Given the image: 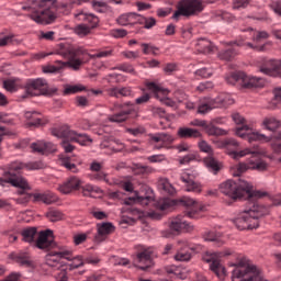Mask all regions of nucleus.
<instances>
[{
	"label": "nucleus",
	"mask_w": 281,
	"mask_h": 281,
	"mask_svg": "<svg viewBox=\"0 0 281 281\" xmlns=\"http://www.w3.org/2000/svg\"><path fill=\"white\" fill-rule=\"evenodd\" d=\"M61 260L70 261L67 265V269H69V271H72V269H79V267H82L85 265V259H82V257L80 256L74 257V255H71V252L68 250H64V251L52 250L46 255V265L48 267H58Z\"/></svg>",
	"instance_id": "nucleus-11"
},
{
	"label": "nucleus",
	"mask_w": 281,
	"mask_h": 281,
	"mask_svg": "<svg viewBox=\"0 0 281 281\" xmlns=\"http://www.w3.org/2000/svg\"><path fill=\"white\" fill-rule=\"evenodd\" d=\"M226 80L229 85H236V82H238V85H241L244 89L265 87V79L251 77L245 72H234Z\"/></svg>",
	"instance_id": "nucleus-15"
},
{
	"label": "nucleus",
	"mask_w": 281,
	"mask_h": 281,
	"mask_svg": "<svg viewBox=\"0 0 281 281\" xmlns=\"http://www.w3.org/2000/svg\"><path fill=\"white\" fill-rule=\"evenodd\" d=\"M31 149L33 153H40L41 155H49V153H56V145H54V143L37 140L31 144Z\"/></svg>",
	"instance_id": "nucleus-25"
},
{
	"label": "nucleus",
	"mask_w": 281,
	"mask_h": 281,
	"mask_svg": "<svg viewBox=\"0 0 281 281\" xmlns=\"http://www.w3.org/2000/svg\"><path fill=\"white\" fill-rule=\"evenodd\" d=\"M221 258H223V252H206L203 256L204 262L210 263V269L220 278V280H223L225 278V267L221 265Z\"/></svg>",
	"instance_id": "nucleus-18"
},
{
	"label": "nucleus",
	"mask_w": 281,
	"mask_h": 281,
	"mask_svg": "<svg viewBox=\"0 0 281 281\" xmlns=\"http://www.w3.org/2000/svg\"><path fill=\"white\" fill-rule=\"evenodd\" d=\"M46 217L49 218L52 221V223H56L57 221H63V218H65V214H63V212H60L58 210L50 209L46 213Z\"/></svg>",
	"instance_id": "nucleus-43"
},
{
	"label": "nucleus",
	"mask_w": 281,
	"mask_h": 281,
	"mask_svg": "<svg viewBox=\"0 0 281 281\" xmlns=\"http://www.w3.org/2000/svg\"><path fill=\"white\" fill-rule=\"evenodd\" d=\"M231 104H234V99H232V95L222 93L215 99L200 100L198 105V113L205 115L206 113H210L212 109H226V106H231Z\"/></svg>",
	"instance_id": "nucleus-13"
},
{
	"label": "nucleus",
	"mask_w": 281,
	"mask_h": 281,
	"mask_svg": "<svg viewBox=\"0 0 281 281\" xmlns=\"http://www.w3.org/2000/svg\"><path fill=\"white\" fill-rule=\"evenodd\" d=\"M146 87L149 91H151V93H154L155 98L160 100V102H162V104L166 106H170V109L178 108L177 101H172V99L168 98V93H170V91L161 87V85L155 81H147Z\"/></svg>",
	"instance_id": "nucleus-17"
},
{
	"label": "nucleus",
	"mask_w": 281,
	"mask_h": 281,
	"mask_svg": "<svg viewBox=\"0 0 281 281\" xmlns=\"http://www.w3.org/2000/svg\"><path fill=\"white\" fill-rule=\"evenodd\" d=\"M260 71L266 74V76H273L274 78L280 76L281 77V59L280 60H269L265 64Z\"/></svg>",
	"instance_id": "nucleus-26"
},
{
	"label": "nucleus",
	"mask_w": 281,
	"mask_h": 281,
	"mask_svg": "<svg viewBox=\"0 0 281 281\" xmlns=\"http://www.w3.org/2000/svg\"><path fill=\"white\" fill-rule=\"evenodd\" d=\"M150 164H161V161H166V155H153L147 158Z\"/></svg>",
	"instance_id": "nucleus-55"
},
{
	"label": "nucleus",
	"mask_w": 281,
	"mask_h": 281,
	"mask_svg": "<svg viewBox=\"0 0 281 281\" xmlns=\"http://www.w3.org/2000/svg\"><path fill=\"white\" fill-rule=\"evenodd\" d=\"M92 8L97 11V12H106V3L102 2V1H92Z\"/></svg>",
	"instance_id": "nucleus-53"
},
{
	"label": "nucleus",
	"mask_w": 281,
	"mask_h": 281,
	"mask_svg": "<svg viewBox=\"0 0 281 281\" xmlns=\"http://www.w3.org/2000/svg\"><path fill=\"white\" fill-rule=\"evenodd\" d=\"M87 63H89L91 58H109L110 56H113V49H102L95 54H89V52L87 50Z\"/></svg>",
	"instance_id": "nucleus-40"
},
{
	"label": "nucleus",
	"mask_w": 281,
	"mask_h": 281,
	"mask_svg": "<svg viewBox=\"0 0 281 281\" xmlns=\"http://www.w3.org/2000/svg\"><path fill=\"white\" fill-rule=\"evenodd\" d=\"M263 126L268 130V131H276L277 128H280V121L273 119V117H269L263 121Z\"/></svg>",
	"instance_id": "nucleus-47"
},
{
	"label": "nucleus",
	"mask_w": 281,
	"mask_h": 281,
	"mask_svg": "<svg viewBox=\"0 0 281 281\" xmlns=\"http://www.w3.org/2000/svg\"><path fill=\"white\" fill-rule=\"evenodd\" d=\"M173 148H176L178 153H190V145L188 143H181Z\"/></svg>",
	"instance_id": "nucleus-61"
},
{
	"label": "nucleus",
	"mask_w": 281,
	"mask_h": 281,
	"mask_svg": "<svg viewBox=\"0 0 281 281\" xmlns=\"http://www.w3.org/2000/svg\"><path fill=\"white\" fill-rule=\"evenodd\" d=\"M75 32L79 36H87V34L91 33V27L87 24H79L76 26Z\"/></svg>",
	"instance_id": "nucleus-51"
},
{
	"label": "nucleus",
	"mask_w": 281,
	"mask_h": 281,
	"mask_svg": "<svg viewBox=\"0 0 281 281\" xmlns=\"http://www.w3.org/2000/svg\"><path fill=\"white\" fill-rule=\"evenodd\" d=\"M272 10L274 13H277L278 16H281V1L274 2L272 4Z\"/></svg>",
	"instance_id": "nucleus-64"
},
{
	"label": "nucleus",
	"mask_w": 281,
	"mask_h": 281,
	"mask_svg": "<svg viewBox=\"0 0 281 281\" xmlns=\"http://www.w3.org/2000/svg\"><path fill=\"white\" fill-rule=\"evenodd\" d=\"M222 144L224 148L228 150V155L233 159H240V157L250 155L247 162H239L232 168L233 177H240L243 172H246V170H258L259 172L267 170L268 165L265 162V160H262V155H265V151H262L260 146L255 145L251 148L237 151L238 142H236V139L227 138L224 139Z\"/></svg>",
	"instance_id": "nucleus-2"
},
{
	"label": "nucleus",
	"mask_w": 281,
	"mask_h": 281,
	"mask_svg": "<svg viewBox=\"0 0 281 281\" xmlns=\"http://www.w3.org/2000/svg\"><path fill=\"white\" fill-rule=\"evenodd\" d=\"M233 122H235L236 126V135L241 137L243 139H247L249 143L251 142H269V137L265 134H260L255 132L252 127L247 125V121L239 113H234L232 115Z\"/></svg>",
	"instance_id": "nucleus-10"
},
{
	"label": "nucleus",
	"mask_w": 281,
	"mask_h": 281,
	"mask_svg": "<svg viewBox=\"0 0 281 281\" xmlns=\"http://www.w3.org/2000/svg\"><path fill=\"white\" fill-rule=\"evenodd\" d=\"M15 261L22 267H34V262L30 259V254L27 252H20L15 256Z\"/></svg>",
	"instance_id": "nucleus-38"
},
{
	"label": "nucleus",
	"mask_w": 281,
	"mask_h": 281,
	"mask_svg": "<svg viewBox=\"0 0 281 281\" xmlns=\"http://www.w3.org/2000/svg\"><path fill=\"white\" fill-rule=\"evenodd\" d=\"M158 189H160L165 194H175V187L166 178H160L158 180Z\"/></svg>",
	"instance_id": "nucleus-37"
},
{
	"label": "nucleus",
	"mask_w": 281,
	"mask_h": 281,
	"mask_svg": "<svg viewBox=\"0 0 281 281\" xmlns=\"http://www.w3.org/2000/svg\"><path fill=\"white\" fill-rule=\"evenodd\" d=\"M179 203L187 207L184 215H178L170 223V231L165 235L166 238L175 236L178 232H194V226L188 223L187 218L199 220L203 216L205 212V205L201 202H196L194 199L189 196H183L179 200Z\"/></svg>",
	"instance_id": "nucleus-5"
},
{
	"label": "nucleus",
	"mask_w": 281,
	"mask_h": 281,
	"mask_svg": "<svg viewBox=\"0 0 281 281\" xmlns=\"http://www.w3.org/2000/svg\"><path fill=\"white\" fill-rule=\"evenodd\" d=\"M60 164L61 166H64V168H67V170H70V172H78V167H76V164L71 161V158L69 156L61 157Z\"/></svg>",
	"instance_id": "nucleus-44"
},
{
	"label": "nucleus",
	"mask_w": 281,
	"mask_h": 281,
	"mask_svg": "<svg viewBox=\"0 0 281 281\" xmlns=\"http://www.w3.org/2000/svg\"><path fill=\"white\" fill-rule=\"evenodd\" d=\"M33 201L35 203L42 201V203H45L46 205H52V203H56V201H58V196L52 191H45L42 193L35 192L33 193Z\"/></svg>",
	"instance_id": "nucleus-29"
},
{
	"label": "nucleus",
	"mask_w": 281,
	"mask_h": 281,
	"mask_svg": "<svg viewBox=\"0 0 281 281\" xmlns=\"http://www.w3.org/2000/svg\"><path fill=\"white\" fill-rule=\"evenodd\" d=\"M22 240L24 243H30V245H36V239L38 238V231L36 227H27L21 232Z\"/></svg>",
	"instance_id": "nucleus-30"
},
{
	"label": "nucleus",
	"mask_w": 281,
	"mask_h": 281,
	"mask_svg": "<svg viewBox=\"0 0 281 281\" xmlns=\"http://www.w3.org/2000/svg\"><path fill=\"white\" fill-rule=\"evenodd\" d=\"M269 214V206H265L259 202L252 204L248 211H244L237 218L233 221L237 229H256L258 227V218Z\"/></svg>",
	"instance_id": "nucleus-6"
},
{
	"label": "nucleus",
	"mask_w": 281,
	"mask_h": 281,
	"mask_svg": "<svg viewBox=\"0 0 281 281\" xmlns=\"http://www.w3.org/2000/svg\"><path fill=\"white\" fill-rule=\"evenodd\" d=\"M120 71H124L125 74H135V68L131 64H122L117 67Z\"/></svg>",
	"instance_id": "nucleus-56"
},
{
	"label": "nucleus",
	"mask_w": 281,
	"mask_h": 281,
	"mask_svg": "<svg viewBox=\"0 0 281 281\" xmlns=\"http://www.w3.org/2000/svg\"><path fill=\"white\" fill-rule=\"evenodd\" d=\"M98 233L94 236L95 243H104L105 238H109L113 232H115V226L112 223L104 222L97 224Z\"/></svg>",
	"instance_id": "nucleus-24"
},
{
	"label": "nucleus",
	"mask_w": 281,
	"mask_h": 281,
	"mask_svg": "<svg viewBox=\"0 0 281 281\" xmlns=\"http://www.w3.org/2000/svg\"><path fill=\"white\" fill-rule=\"evenodd\" d=\"M113 144H115V139L113 138V136H109V134H106L103 136V140L100 146L101 148H112L114 153H120V149H115V146H113Z\"/></svg>",
	"instance_id": "nucleus-41"
},
{
	"label": "nucleus",
	"mask_w": 281,
	"mask_h": 281,
	"mask_svg": "<svg viewBox=\"0 0 281 281\" xmlns=\"http://www.w3.org/2000/svg\"><path fill=\"white\" fill-rule=\"evenodd\" d=\"M87 88L82 85L75 86H66L64 90L65 95H71L72 93H80V91H85Z\"/></svg>",
	"instance_id": "nucleus-46"
},
{
	"label": "nucleus",
	"mask_w": 281,
	"mask_h": 281,
	"mask_svg": "<svg viewBox=\"0 0 281 281\" xmlns=\"http://www.w3.org/2000/svg\"><path fill=\"white\" fill-rule=\"evenodd\" d=\"M198 12H203V1L201 0H180L177 3L172 19L179 21L181 16H194Z\"/></svg>",
	"instance_id": "nucleus-14"
},
{
	"label": "nucleus",
	"mask_w": 281,
	"mask_h": 281,
	"mask_svg": "<svg viewBox=\"0 0 281 281\" xmlns=\"http://www.w3.org/2000/svg\"><path fill=\"white\" fill-rule=\"evenodd\" d=\"M128 32L123 29H115L112 31V36H114V38H124V36H126Z\"/></svg>",
	"instance_id": "nucleus-58"
},
{
	"label": "nucleus",
	"mask_w": 281,
	"mask_h": 281,
	"mask_svg": "<svg viewBox=\"0 0 281 281\" xmlns=\"http://www.w3.org/2000/svg\"><path fill=\"white\" fill-rule=\"evenodd\" d=\"M138 16L139 14L133 12L124 13L117 18L116 23L119 25H133L137 23Z\"/></svg>",
	"instance_id": "nucleus-33"
},
{
	"label": "nucleus",
	"mask_w": 281,
	"mask_h": 281,
	"mask_svg": "<svg viewBox=\"0 0 281 281\" xmlns=\"http://www.w3.org/2000/svg\"><path fill=\"white\" fill-rule=\"evenodd\" d=\"M192 258V254L188 250H180L175 256V260L178 262H188Z\"/></svg>",
	"instance_id": "nucleus-48"
},
{
	"label": "nucleus",
	"mask_w": 281,
	"mask_h": 281,
	"mask_svg": "<svg viewBox=\"0 0 281 281\" xmlns=\"http://www.w3.org/2000/svg\"><path fill=\"white\" fill-rule=\"evenodd\" d=\"M204 240L209 243H216L218 247L223 245V240H221V234H216L215 232H209L204 235Z\"/></svg>",
	"instance_id": "nucleus-45"
},
{
	"label": "nucleus",
	"mask_w": 281,
	"mask_h": 281,
	"mask_svg": "<svg viewBox=\"0 0 281 281\" xmlns=\"http://www.w3.org/2000/svg\"><path fill=\"white\" fill-rule=\"evenodd\" d=\"M58 89L50 88L44 78L29 79L25 83L24 98H34L38 95H54Z\"/></svg>",
	"instance_id": "nucleus-12"
},
{
	"label": "nucleus",
	"mask_w": 281,
	"mask_h": 281,
	"mask_svg": "<svg viewBox=\"0 0 281 281\" xmlns=\"http://www.w3.org/2000/svg\"><path fill=\"white\" fill-rule=\"evenodd\" d=\"M105 93L110 98H133V90L131 87H111L105 89Z\"/></svg>",
	"instance_id": "nucleus-27"
},
{
	"label": "nucleus",
	"mask_w": 281,
	"mask_h": 281,
	"mask_svg": "<svg viewBox=\"0 0 281 281\" xmlns=\"http://www.w3.org/2000/svg\"><path fill=\"white\" fill-rule=\"evenodd\" d=\"M52 134L54 137H59L60 139H64L61 142V146L65 150V153H72L74 151V145L69 142H76L77 144H80L81 146H87V144H91V137H89L87 134H79L76 131L69 128L67 125H63L59 127H55L52 131Z\"/></svg>",
	"instance_id": "nucleus-7"
},
{
	"label": "nucleus",
	"mask_w": 281,
	"mask_h": 281,
	"mask_svg": "<svg viewBox=\"0 0 281 281\" xmlns=\"http://www.w3.org/2000/svg\"><path fill=\"white\" fill-rule=\"evenodd\" d=\"M25 117L27 120L26 126H29V128H32V126H41L43 124L38 112H26Z\"/></svg>",
	"instance_id": "nucleus-35"
},
{
	"label": "nucleus",
	"mask_w": 281,
	"mask_h": 281,
	"mask_svg": "<svg viewBox=\"0 0 281 281\" xmlns=\"http://www.w3.org/2000/svg\"><path fill=\"white\" fill-rule=\"evenodd\" d=\"M135 203H139L140 205H150V203H155V200L150 196H140L135 193V196H130L125 199V205H135Z\"/></svg>",
	"instance_id": "nucleus-32"
},
{
	"label": "nucleus",
	"mask_w": 281,
	"mask_h": 281,
	"mask_svg": "<svg viewBox=\"0 0 281 281\" xmlns=\"http://www.w3.org/2000/svg\"><path fill=\"white\" fill-rule=\"evenodd\" d=\"M35 247L43 251H50V249H54L56 247V241H54V232L49 229L40 232L37 239L35 240Z\"/></svg>",
	"instance_id": "nucleus-21"
},
{
	"label": "nucleus",
	"mask_w": 281,
	"mask_h": 281,
	"mask_svg": "<svg viewBox=\"0 0 281 281\" xmlns=\"http://www.w3.org/2000/svg\"><path fill=\"white\" fill-rule=\"evenodd\" d=\"M220 190L222 194H225L233 201L243 199V196L245 195V192L249 194V196H252L251 184H249V182L241 179H238V182L235 180H227L220 186Z\"/></svg>",
	"instance_id": "nucleus-9"
},
{
	"label": "nucleus",
	"mask_w": 281,
	"mask_h": 281,
	"mask_svg": "<svg viewBox=\"0 0 281 281\" xmlns=\"http://www.w3.org/2000/svg\"><path fill=\"white\" fill-rule=\"evenodd\" d=\"M86 23L89 24L88 27H90V30H93L98 27V23H100V19L93 13H88V19H86Z\"/></svg>",
	"instance_id": "nucleus-50"
},
{
	"label": "nucleus",
	"mask_w": 281,
	"mask_h": 281,
	"mask_svg": "<svg viewBox=\"0 0 281 281\" xmlns=\"http://www.w3.org/2000/svg\"><path fill=\"white\" fill-rule=\"evenodd\" d=\"M19 87H21V81L19 79L9 78L3 81V88L10 93H14V91H18Z\"/></svg>",
	"instance_id": "nucleus-36"
},
{
	"label": "nucleus",
	"mask_w": 281,
	"mask_h": 281,
	"mask_svg": "<svg viewBox=\"0 0 281 281\" xmlns=\"http://www.w3.org/2000/svg\"><path fill=\"white\" fill-rule=\"evenodd\" d=\"M198 46L203 54H210L212 52V42L207 40H199Z\"/></svg>",
	"instance_id": "nucleus-49"
},
{
	"label": "nucleus",
	"mask_w": 281,
	"mask_h": 281,
	"mask_svg": "<svg viewBox=\"0 0 281 281\" xmlns=\"http://www.w3.org/2000/svg\"><path fill=\"white\" fill-rule=\"evenodd\" d=\"M45 164L43 161H33V162H12L9 166V169L4 171L3 177H0V186H5L10 183L14 188H20L21 196L16 199V203L20 205H25L30 203V200L34 198V193H25L24 190H30V184L25 178L21 177L22 170H43Z\"/></svg>",
	"instance_id": "nucleus-3"
},
{
	"label": "nucleus",
	"mask_w": 281,
	"mask_h": 281,
	"mask_svg": "<svg viewBox=\"0 0 281 281\" xmlns=\"http://www.w3.org/2000/svg\"><path fill=\"white\" fill-rule=\"evenodd\" d=\"M178 137L181 139H196L201 137V132L190 127H179L177 132Z\"/></svg>",
	"instance_id": "nucleus-31"
},
{
	"label": "nucleus",
	"mask_w": 281,
	"mask_h": 281,
	"mask_svg": "<svg viewBox=\"0 0 281 281\" xmlns=\"http://www.w3.org/2000/svg\"><path fill=\"white\" fill-rule=\"evenodd\" d=\"M154 258L155 250L153 248H148L146 246H138L136 255L134 257V265L138 269L146 271V269H150V267L155 265Z\"/></svg>",
	"instance_id": "nucleus-16"
},
{
	"label": "nucleus",
	"mask_w": 281,
	"mask_h": 281,
	"mask_svg": "<svg viewBox=\"0 0 281 281\" xmlns=\"http://www.w3.org/2000/svg\"><path fill=\"white\" fill-rule=\"evenodd\" d=\"M54 54L63 56L68 61L56 60L54 65L46 66L44 74H56L65 67H70L74 71H78L85 63H87V49L85 47H72L69 43H60L55 47Z\"/></svg>",
	"instance_id": "nucleus-4"
},
{
	"label": "nucleus",
	"mask_w": 281,
	"mask_h": 281,
	"mask_svg": "<svg viewBox=\"0 0 281 281\" xmlns=\"http://www.w3.org/2000/svg\"><path fill=\"white\" fill-rule=\"evenodd\" d=\"M115 108L120 109L121 111L116 114L110 115L108 120L109 122H115L116 124H121V122H126L128 120V115H133V112L135 111V103H116Z\"/></svg>",
	"instance_id": "nucleus-20"
},
{
	"label": "nucleus",
	"mask_w": 281,
	"mask_h": 281,
	"mask_svg": "<svg viewBox=\"0 0 281 281\" xmlns=\"http://www.w3.org/2000/svg\"><path fill=\"white\" fill-rule=\"evenodd\" d=\"M92 181H105V183H109V179H106V173H104L103 171H95V173H93L91 176Z\"/></svg>",
	"instance_id": "nucleus-54"
},
{
	"label": "nucleus",
	"mask_w": 281,
	"mask_h": 281,
	"mask_svg": "<svg viewBox=\"0 0 281 281\" xmlns=\"http://www.w3.org/2000/svg\"><path fill=\"white\" fill-rule=\"evenodd\" d=\"M87 240V234H78L74 236L75 245H82Z\"/></svg>",
	"instance_id": "nucleus-63"
},
{
	"label": "nucleus",
	"mask_w": 281,
	"mask_h": 281,
	"mask_svg": "<svg viewBox=\"0 0 281 281\" xmlns=\"http://www.w3.org/2000/svg\"><path fill=\"white\" fill-rule=\"evenodd\" d=\"M137 23L144 25L145 30H153L157 25V20L155 18H146L138 15Z\"/></svg>",
	"instance_id": "nucleus-39"
},
{
	"label": "nucleus",
	"mask_w": 281,
	"mask_h": 281,
	"mask_svg": "<svg viewBox=\"0 0 281 281\" xmlns=\"http://www.w3.org/2000/svg\"><path fill=\"white\" fill-rule=\"evenodd\" d=\"M155 205L157 210H161V212H164L165 210H169V207H172V205H175V201L168 198H162L159 201H157Z\"/></svg>",
	"instance_id": "nucleus-42"
},
{
	"label": "nucleus",
	"mask_w": 281,
	"mask_h": 281,
	"mask_svg": "<svg viewBox=\"0 0 281 281\" xmlns=\"http://www.w3.org/2000/svg\"><path fill=\"white\" fill-rule=\"evenodd\" d=\"M153 172V168L143 165H136L134 167V175H148Z\"/></svg>",
	"instance_id": "nucleus-52"
},
{
	"label": "nucleus",
	"mask_w": 281,
	"mask_h": 281,
	"mask_svg": "<svg viewBox=\"0 0 281 281\" xmlns=\"http://www.w3.org/2000/svg\"><path fill=\"white\" fill-rule=\"evenodd\" d=\"M196 173L194 171H184L180 176V180L182 183H186L187 192H194L195 194H201L203 191V184L194 181L196 179Z\"/></svg>",
	"instance_id": "nucleus-22"
},
{
	"label": "nucleus",
	"mask_w": 281,
	"mask_h": 281,
	"mask_svg": "<svg viewBox=\"0 0 281 281\" xmlns=\"http://www.w3.org/2000/svg\"><path fill=\"white\" fill-rule=\"evenodd\" d=\"M196 76H200L201 78H210L212 76V70L207 68H201L195 71Z\"/></svg>",
	"instance_id": "nucleus-59"
},
{
	"label": "nucleus",
	"mask_w": 281,
	"mask_h": 281,
	"mask_svg": "<svg viewBox=\"0 0 281 281\" xmlns=\"http://www.w3.org/2000/svg\"><path fill=\"white\" fill-rule=\"evenodd\" d=\"M87 0H70L68 3H60L56 0H29L22 4V10L29 12V16L35 23L49 25L56 21V12L69 14L74 5H82Z\"/></svg>",
	"instance_id": "nucleus-1"
},
{
	"label": "nucleus",
	"mask_w": 281,
	"mask_h": 281,
	"mask_svg": "<svg viewBox=\"0 0 281 281\" xmlns=\"http://www.w3.org/2000/svg\"><path fill=\"white\" fill-rule=\"evenodd\" d=\"M198 146L202 153H207V155H210L209 157L204 158V164L211 172L216 175V172L221 170V162L213 158L212 155H214V150L212 149V146H210V144H207L205 140H200Z\"/></svg>",
	"instance_id": "nucleus-19"
},
{
	"label": "nucleus",
	"mask_w": 281,
	"mask_h": 281,
	"mask_svg": "<svg viewBox=\"0 0 281 281\" xmlns=\"http://www.w3.org/2000/svg\"><path fill=\"white\" fill-rule=\"evenodd\" d=\"M214 124H221V119H216L210 124L206 123L204 131L207 133V135L221 136L226 134L225 130L216 127Z\"/></svg>",
	"instance_id": "nucleus-34"
},
{
	"label": "nucleus",
	"mask_w": 281,
	"mask_h": 281,
	"mask_svg": "<svg viewBox=\"0 0 281 281\" xmlns=\"http://www.w3.org/2000/svg\"><path fill=\"white\" fill-rule=\"evenodd\" d=\"M266 38H269V34L267 32H258L254 37V43H262V41H266Z\"/></svg>",
	"instance_id": "nucleus-57"
},
{
	"label": "nucleus",
	"mask_w": 281,
	"mask_h": 281,
	"mask_svg": "<svg viewBox=\"0 0 281 281\" xmlns=\"http://www.w3.org/2000/svg\"><path fill=\"white\" fill-rule=\"evenodd\" d=\"M12 41V35H0V47H5V45H10Z\"/></svg>",
	"instance_id": "nucleus-62"
},
{
	"label": "nucleus",
	"mask_w": 281,
	"mask_h": 281,
	"mask_svg": "<svg viewBox=\"0 0 281 281\" xmlns=\"http://www.w3.org/2000/svg\"><path fill=\"white\" fill-rule=\"evenodd\" d=\"M214 85L211 81L202 82L198 86V90L203 93V91H207V89H212Z\"/></svg>",
	"instance_id": "nucleus-60"
},
{
	"label": "nucleus",
	"mask_w": 281,
	"mask_h": 281,
	"mask_svg": "<svg viewBox=\"0 0 281 281\" xmlns=\"http://www.w3.org/2000/svg\"><path fill=\"white\" fill-rule=\"evenodd\" d=\"M240 45L243 44L231 42L225 49L218 53V58H221V60H227V61L234 60V58L236 57V54H238V47H240Z\"/></svg>",
	"instance_id": "nucleus-28"
},
{
	"label": "nucleus",
	"mask_w": 281,
	"mask_h": 281,
	"mask_svg": "<svg viewBox=\"0 0 281 281\" xmlns=\"http://www.w3.org/2000/svg\"><path fill=\"white\" fill-rule=\"evenodd\" d=\"M150 142L155 144L154 148L156 150H161V148H167V150H170V148H172V146L170 145L175 143V138L170 134L158 133L155 135H150Z\"/></svg>",
	"instance_id": "nucleus-23"
},
{
	"label": "nucleus",
	"mask_w": 281,
	"mask_h": 281,
	"mask_svg": "<svg viewBox=\"0 0 281 281\" xmlns=\"http://www.w3.org/2000/svg\"><path fill=\"white\" fill-rule=\"evenodd\" d=\"M59 192L61 194H71V192H76L78 190H82L83 196H93V194H102V189L95 187L93 184L82 186V180L80 178L72 176L68 178L58 187Z\"/></svg>",
	"instance_id": "nucleus-8"
}]
</instances>
